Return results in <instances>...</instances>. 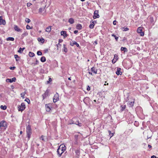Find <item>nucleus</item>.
Listing matches in <instances>:
<instances>
[{
    "label": "nucleus",
    "instance_id": "1",
    "mask_svg": "<svg viewBox=\"0 0 158 158\" xmlns=\"http://www.w3.org/2000/svg\"><path fill=\"white\" fill-rule=\"evenodd\" d=\"M66 148L65 146L61 144L60 145L57 150V152L58 155L59 156H60L66 150Z\"/></svg>",
    "mask_w": 158,
    "mask_h": 158
},
{
    "label": "nucleus",
    "instance_id": "2",
    "mask_svg": "<svg viewBox=\"0 0 158 158\" xmlns=\"http://www.w3.org/2000/svg\"><path fill=\"white\" fill-rule=\"evenodd\" d=\"M31 134V127L29 125H28L27 127V137L28 140L30 139Z\"/></svg>",
    "mask_w": 158,
    "mask_h": 158
},
{
    "label": "nucleus",
    "instance_id": "3",
    "mask_svg": "<svg viewBox=\"0 0 158 158\" xmlns=\"http://www.w3.org/2000/svg\"><path fill=\"white\" fill-rule=\"evenodd\" d=\"M7 128L6 123L4 120L1 121L0 122V129L4 130Z\"/></svg>",
    "mask_w": 158,
    "mask_h": 158
},
{
    "label": "nucleus",
    "instance_id": "4",
    "mask_svg": "<svg viewBox=\"0 0 158 158\" xmlns=\"http://www.w3.org/2000/svg\"><path fill=\"white\" fill-rule=\"evenodd\" d=\"M18 109L19 111L22 112L25 108V105L24 103H22L18 107Z\"/></svg>",
    "mask_w": 158,
    "mask_h": 158
},
{
    "label": "nucleus",
    "instance_id": "5",
    "mask_svg": "<svg viewBox=\"0 0 158 158\" xmlns=\"http://www.w3.org/2000/svg\"><path fill=\"white\" fill-rule=\"evenodd\" d=\"M59 96L58 94L57 93L55 94L53 98V101L54 102H56L59 100Z\"/></svg>",
    "mask_w": 158,
    "mask_h": 158
},
{
    "label": "nucleus",
    "instance_id": "6",
    "mask_svg": "<svg viewBox=\"0 0 158 158\" xmlns=\"http://www.w3.org/2000/svg\"><path fill=\"white\" fill-rule=\"evenodd\" d=\"M99 11L98 10H96L94 11V15L93 16L94 19H96L97 18H99V15L98 14Z\"/></svg>",
    "mask_w": 158,
    "mask_h": 158
},
{
    "label": "nucleus",
    "instance_id": "7",
    "mask_svg": "<svg viewBox=\"0 0 158 158\" xmlns=\"http://www.w3.org/2000/svg\"><path fill=\"white\" fill-rule=\"evenodd\" d=\"M137 32L138 33L140 34V35L143 36L144 35V33L142 31V28L141 27H139L137 29Z\"/></svg>",
    "mask_w": 158,
    "mask_h": 158
},
{
    "label": "nucleus",
    "instance_id": "8",
    "mask_svg": "<svg viewBox=\"0 0 158 158\" xmlns=\"http://www.w3.org/2000/svg\"><path fill=\"white\" fill-rule=\"evenodd\" d=\"M16 78L14 77L12 78L9 79L7 78L6 80V81L7 82L11 83L13 82H15L16 80Z\"/></svg>",
    "mask_w": 158,
    "mask_h": 158
},
{
    "label": "nucleus",
    "instance_id": "9",
    "mask_svg": "<svg viewBox=\"0 0 158 158\" xmlns=\"http://www.w3.org/2000/svg\"><path fill=\"white\" fill-rule=\"evenodd\" d=\"M49 91L48 90H47L45 93L42 95V97L43 98V100L44 99L46 98L48 94Z\"/></svg>",
    "mask_w": 158,
    "mask_h": 158
},
{
    "label": "nucleus",
    "instance_id": "10",
    "mask_svg": "<svg viewBox=\"0 0 158 158\" xmlns=\"http://www.w3.org/2000/svg\"><path fill=\"white\" fill-rule=\"evenodd\" d=\"M6 24V21L4 20L3 19L2 17V16H0V25H5Z\"/></svg>",
    "mask_w": 158,
    "mask_h": 158
},
{
    "label": "nucleus",
    "instance_id": "11",
    "mask_svg": "<svg viewBox=\"0 0 158 158\" xmlns=\"http://www.w3.org/2000/svg\"><path fill=\"white\" fill-rule=\"evenodd\" d=\"M121 69L120 68H117V71L116 72V74L118 75H121L122 74V73L120 71Z\"/></svg>",
    "mask_w": 158,
    "mask_h": 158
},
{
    "label": "nucleus",
    "instance_id": "12",
    "mask_svg": "<svg viewBox=\"0 0 158 158\" xmlns=\"http://www.w3.org/2000/svg\"><path fill=\"white\" fill-rule=\"evenodd\" d=\"M14 28L15 31L18 32L21 31L22 30L19 28L18 26L16 25H14Z\"/></svg>",
    "mask_w": 158,
    "mask_h": 158
},
{
    "label": "nucleus",
    "instance_id": "13",
    "mask_svg": "<svg viewBox=\"0 0 158 158\" xmlns=\"http://www.w3.org/2000/svg\"><path fill=\"white\" fill-rule=\"evenodd\" d=\"M61 35L63 36L64 37H66L68 36L66 33V32L65 31H62L60 32Z\"/></svg>",
    "mask_w": 158,
    "mask_h": 158
},
{
    "label": "nucleus",
    "instance_id": "14",
    "mask_svg": "<svg viewBox=\"0 0 158 158\" xmlns=\"http://www.w3.org/2000/svg\"><path fill=\"white\" fill-rule=\"evenodd\" d=\"M73 42V43H71L70 44V45L71 46H73L74 45H76L77 47H80L79 45L76 42L74 41Z\"/></svg>",
    "mask_w": 158,
    "mask_h": 158
},
{
    "label": "nucleus",
    "instance_id": "15",
    "mask_svg": "<svg viewBox=\"0 0 158 158\" xmlns=\"http://www.w3.org/2000/svg\"><path fill=\"white\" fill-rule=\"evenodd\" d=\"M91 71L94 73L96 74L97 73V69L94 67H92L91 69Z\"/></svg>",
    "mask_w": 158,
    "mask_h": 158
},
{
    "label": "nucleus",
    "instance_id": "16",
    "mask_svg": "<svg viewBox=\"0 0 158 158\" xmlns=\"http://www.w3.org/2000/svg\"><path fill=\"white\" fill-rule=\"evenodd\" d=\"M51 30V26H49L48 27H47L46 29V31L50 32Z\"/></svg>",
    "mask_w": 158,
    "mask_h": 158
},
{
    "label": "nucleus",
    "instance_id": "17",
    "mask_svg": "<svg viewBox=\"0 0 158 158\" xmlns=\"http://www.w3.org/2000/svg\"><path fill=\"white\" fill-rule=\"evenodd\" d=\"M68 22L71 24H72L74 23V20L73 18H71L68 20Z\"/></svg>",
    "mask_w": 158,
    "mask_h": 158
},
{
    "label": "nucleus",
    "instance_id": "18",
    "mask_svg": "<svg viewBox=\"0 0 158 158\" xmlns=\"http://www.w3.org/2000/svg\"><path fill=\"white\" fill-rule=\"evenodd\" d=\"M38 40L41 43H44V39L43 38H38Z\"/></svg>",
    "mask_w": 158,
    "mask_h": 158
},
{
    "label": "nucleus",
    "instance_id": "19",
    "mask_svg": "<svg viewBox=\"0 0 158 158\" xmlns=\"http://www.w3.org/2000/svg\"><path fill=\"white\" fill-rule=\"evenodd\" d=\"M128 104L129 105V107H132L134 106V102H128Z\"/></svg>",
    "mask_w": 158,
    "mask_h": 158
},
{
    "label": "nucleus",
    "instance_id": "20",
    "mask_svg": "<svg viewBox=\"0 0 158 158\" xmlns=\"http://www.w3.org/2000/svg\"><path fill=\"white\" fill-rule=\"evenodd\" d=\"M75 118H73L72 120L69 121V122L68 124H75V122L74 120Z\"/></svg>",
    "mask_w": 158,
    "mask_h": 158
},
{
    "label": "nucleus",
    "instance_id": "21",
    "mask_svg": "<svg viewBox=\"0 0 158 158\" xmlns=\"http://www.w3.org/2000/svg\"><path fill=\"white\" fill-rule=\"evenodd\" d=\"M76 28L78 30H81L82 28V26L81 24H78L77 25Z\"/></svg>",
    "mask_w": 158,
    "mask_h": 158
},
{
    "label": "nucleus",
    "instance_id": "22",
    "mask_svg": "<svg viewBox=\"0 0 158 158\" xmlns=\"http://www.w3.org/2000/svg\"><path fill=\"white\" fill-rule=\"evenodd\" d=\"M15 59L17 61L19 60L20 57L18 56L17 55L15 54Z\"/></svg>",
    "mask_w": 158,
    "mask_h": 158
},
{
    "label": "nucleus",
    "instance_id": "23",
    "mask_svg": "<svg viewBox=\"0 0 158 158\" xmlns=\"http://www.w3.org/2000/svg\"><path fill=\"white\" fill-rule=\"evenodd\" d=\"M75 124L78 125L79 127H81L82 125L81 123H79V121L77 120L75 122Z\"/></svg>",
    "mask_w": 158,
    "mask_h": 158
},
{
    "label": "nucleus",
    "instance_id": "24",
    "mask_svg": "<svg viewBox=\"0 0 158 158\" xmlns=\"http://www.w3.org/2000/svg\"><path fill=\"white\" fill-rule=\"evenodd\" d=\"M121 29L123 31H127L129 30V28L127 27L126 28H125L124 27H122L121 28Z\"/></svg>",
    "mask_w": 158,
    "mask_h": 158
},
{
    "label": "nucleus",
    "instance_id": "25",
    "mask_svg": "<svg viewBox=\"0 0 158 158\" xmlns=\"http://www.w3.org/2000/svg\"><path fill=\"white\" fill-rule=\"evenodd\" d=\"M92 24H90L89 26V27L91 29H93L94 28V22L93 21L92 22Z\"/></svg>",
    "mask_w": 158,
    "mask_h": 158
},
{
    "label": "nucleus",
    "instance_id": "26",
    "mask_svg": "<svg viewBox=\"0 0 158 158\" xmlns=\"http://www.w3.org/2000/svg\"><path fill=\"white\" fill-rule=\"evenodd\" d=\"M46 60V59L45 57L44 56H42L40 59V61L42 62H45Z\"/></svg>",
    "mask_w": 158,
    "mask_h": 158
},
{
    "label": "nucleus",
    "instance_id": "27",
    "mask_svg": "<svg viewBox=\"0 0 158 158\" xmlns=\"http://www.w3.org/2000/svg\"><path fill=\"white\" fill-rule=\"evenodd\" d=\"M27 35L28 33L26 32H25L22 35V39L24 37L27 36Z\"/></svg>",
    "mask_w": 158,
    "mask_h": 158
},
{
    "label": "nucleus",
    "instance_id": "28",
    "mask_svg": "<svg viewBox=\"0 0 158 158\" xmlns=\"http://www.w3.org/2000/svg\"><path fill=\"white\" fill-rule=\"evenodd\" d=\"M6 40L7 41L10 40L13 41L14 40V38L13 37H9L7 38Z\"/></svg>",
    "mask_w": 158,
    "mask_h": 158
},
{
    "label": "nucleus",
    "instance_id": "29",
    "mask_svg": "<svg viewBox=\"0 0 158 158\" xmlns=\"http://www.w3.org/2000/svg\"><path fill=\"white\" fill-rule=\"evenodd\" d=\"M120 107L121 108L120 110L121 111H122L125 109L126 106L125 105H121V106Z\"/></svg>",
    "mask_w": 158,
    "mask_h": 158
},
{
    "label": "nucleus",
    "instance_id": "30",
    "mask_svg": "<svg viewBox=\"0 0 158 158\" xmlns=\"http://www.w3.org/2000/svg\"><path fill=\"white\" fill-rule=\"evenodd\" d=\"M29 55L30 57H32L35 56V54L34 53L30 52H29Z\"/></svg>",
    "mask_w": 158,
    "mask_h": 158
},
{
    "label": "nucleus",
    "instance_id": "31",
    "mask_svg": "<svg viewBox=\"0 0 158 158\" xmlns=\"http://www.w3.org/2000/svg\"><path fill=\"white\" fill-rule=\"evenodd\" d=\"M121 51H123L124 52H127V50L125 47H121Z\"/></svg>",
    "mask_w": 158,
    "mask_h": 158
},
{
    "label": "nucleus",
    "instance_id": "32",
    "mask_svg": "<svg viewBox=\"0 0 158 158\" xmlns=\"http://www.w3.org/2000/svg\"><path fill=\"white\" fill-rule=\"evenodd\" d=\"M0 108L3 110H6V109L7 107L6 106L1 105L0 106Z\"/></svg>",
    "mask_w": 158,
    "mask_h": 158
},
{
    "label": "nucleus",
    "instance_id": "33",
    "mask_svg": "<svg viewBox=\"0 0 158 158\" xmlns=\"http://www.w3.org/2000/svg\"><path fill=\"white\" fill-rule=\"evenodd\" d=\"M24 49H25V48H19V50L18 51V52L19 53H21L22 52Z\"/></svg>",
    "mask_w": 158,
    "mask_h": 158
},
{
    "label": "nucleus",
    "instance_id": "34",
    "mask_svg": "<svg viewBox=\"0 0 158 158\" xmlns=\"http://www.w3.org/2000/svg\"><path fill=\"white\" fill-rule=\"evenodd\" d=\"M46 111H49L51 110L49 107L47 105H46Z\"/></svg>",
    "mask_w": 158,
    "mask_h": 158
},
{
    "label": "nucleus",
    "instance_id": "35",
    "mask_svg": "<svg viewBox=\"0 0 158 158\" xmlns=\"http://www.w3.org/2000/svg\"><path fill=\"white\" fill-rule=\"evenodd\" d=\"M114 58L115 59V61H114V63H115L118 59V55H117L115 54L114 55Z\"/></svg>",
    "mask_w": 158,
    "mask_h": 158
},
{
    "label": "nucleus",
    "instance_id": "36",
    "mask_svg": "<svg viewBox=\"0 0 158 158\" xmlns=\"http://www.w3.org/2000/svg\"><path fill=\"white\" fill-rule=\"evenodd\" d=\"M45 137H46L45 136L42 135L40 138V139L43 141H45Z\"/></svg>",
    "mask_w": 158,
    "mask_h": 158
},
{
    "label": "nucleus",
    "instance_id": "37",
    "mask_svg": "<svg viewBox=\"0 0 158 158\" xmlns=\"http://www.w3.org/2000/svg\"><path fill=\"white\" fill-rule=\"evenodd\" d=\"M45 9V7L40 8L39 9V12L40 13H41L42 11H43Z\"/></svg>",
    "mask_w": 158,
    "mask_h": 158
},
{
    "label": "nucleus",
    "instance_id": "38",
    "mask_svg": "<svg viewBox=\"0 0 158 158\" xmlns=\"http://www.w3.org/2000/svg\"><path fill=\"white\" fill-rule=\"evenodd\" d=\"M26 93L25 92H24V93H22L21 94H20L21 96L23 98H24V96H25V94H26Z\"/></svg>",
    "mask_w": 158,
    "mask_h": 158
},
{
    "label": "nucleus",
    "instance_id": "39",
    "mask_svg": "<svg viewBox=\"0 0 158 158\" xmlns=\"http://www.w3.org/2000/svg\"><path fill=\"white\" fill-rule=\"evenodd\" d=\"M108 132L109 133V135L110 136V138L112 137L114 135L113 133H111L110 131H108Z\"/></svg>",
    "mask_w": 158,
    "mask_h": 158
},
{
    "label": "nucleus",
    "instance_id": "40",
    "mask_svg": "<svg viewBox=\"0 0 158 158\" xmlns=\"http://www.w3.org/2000/svg\"><path fill=\"white\" fill-rule=\"evenodd\" d=\"M112 36L114 37L116 41L118 40V37H117L114 34H112L111 35Z\"/></svg>",
    "mask_w": 158,
    "mask_h": 158
},
{
    "label": "nucleus",
    "instance_id": "41",
    "mask_svg": "<svg viewBox=\"0 0 158 158\" xmlns=\"http://www.w3.org/2000/svg\"><path fill=\"white\" fill-rule=\"evenodd\" d=\"M37 55H38V56H41L42 55V52L40 51H37Z\"/></svg>",
    "mask_w": 158,
    "mask_h": 158
},
{
    "label": "nucleus",
    "instance_id": "42",
    "mask_svg": "<svg viewBox=\"0 0 158 158\" xmlns=\"http://www.w3.org/2000/svg\"><path fill=\"white\" fill-rule=\"evenodd\" d=\"M25 21L27 23H29L31 22V20L29 19L26 18L25 19Z\"/></svg>",
    "mask_w": 158,
    "mask_h": 158
},
{
    "label": "nucleus",
    "instance_id": "43",
    "mask_svg": "<svg viewBox=\"0 0 158 158\" xmlns=\"http://www.w3.org/2000/svg\"><path fill=\"white\" fill-rule=\"evenodd\" d=\"M61 44H60V43H59L57 45V50H59V48H60L61 47Z\"/></svg>",
    "mask_w": 158,
    "mask_h": 158
},
{
    "label": "nucleus",
    "instance_id": "44",
    "mask_svg": "<svg viewBox=\"0 0 158 158\" xmlns=\"http://www.w3.org/2000/svg\"><path fill=\"white\" fill-rule=\"evenodd\" d=\"M75 153L76 155H79V152L78 150H77L75 151Z\"/></svg>",
    "mask_w": 158,
    "mask_h": 158
},
{
    "label": "nucleus",
    "instance_id": "45",
    "mask_svg": "<svg viewBox=\"0 0 158 158\" xmlns=\"http://www.w3.org/2000/svg\"><path fill=\"white\" fill-rule=\"evenodd\" d=\"M25 101L27 102L28 103H30V100L28 98H26L25 99Z\"/></svg>",
    "mask_w": 158,
    "mask_h": 158
},
{
    "label": "nucleus",
    "instance_id": "46",
    "mask_svg": "<svg viewBox=\"0 0 158 158\" xmlns=\"http://www.w3.org/2000/svg\"><path fill=\"white\" fill-rule=\"evenodd\" d=\"M26 28L27 29H31L30 26L27 25V26H26Z\"/></svg>",
    "mask_w": 158,
    "mask_h": 158
},
{
    "label": "nucleus",
    "instance_id": "47",
    "mask_svg": "<svg viewBox=\"0 0 158 158\" xmlns=\"http://www.w3.org/2000/svg\"><path fill=\"white\" fill-rule=\"evenodd\" d=\"M51 81H52V78H49V79H48V81H47V83L48 84Z\"/></svg>",
    "mask_w": 158,
    "mask_h": 158
},
{
    "label": "nucleus",
    "instance_id": "48",
    "mask_svg": "<svg viewBox=\"0 0 158 158\" xmlns=\"http://www.w3.org/2000/svg\"><path fill=\"white\" fill-rule=\"evenodd\" d=\"M15 67H10V69L11 70H13L15 69Z\"/></svg>",
    "mask_w": 158,
    "mask_h": 158
},
{
    "label": "nucleus",
    "instance_id": "49",
    "mask_svg": "<svg viewBox=\"0 0 158 158\" xmlns=\"http://www.w3.org/2000/svg\"><path fill=\"white\" fill-rule=\"evenodd\" d=\"M64 48V52H67V49L66 47H65Z\"/></svg>",
    "mask_w": 158,
    "mask_h": 158
},
{
    "label": "nucleus",
    "instance_id": "50",
    "mask_svg": "<svg viewBox=\"0 0 158 158\" xmlns=\"http://www.w3.org/2000/svg\"><path fill=\"white\" fill-rule=\"evenodd\" d=\"M31 4L30 3H28L27 4V6L28 7L30 6H31Z\"/></svg>",
    "mask_w": 158,
    "mask_h": 158
},
{
    "label": "nucleus",
    "instance_id": "51",
    "mask_svg": "<svg viewBox=\"0 0 158 158\" xmlns=\"http://www.w3.org/2000/svg\"><path fill=\"white\" fill-rule=\"evenodd\" d=\"M117 21L116 20H114L113 22V24L114 25H115L116 24Z\"/></svg>",
    "mask_w": 158,
    "mask_h": 158
},
{
    "label": "nucleus",
    "instance_id": "52",
    "mask_svg": "<svg viewBox=\"0 0 158 158\" xmlns=\"http://www.w3.org/2000/svg\"><path fill=\"white\" fill-rule=\"evenodd\" d=\"M78 32V31L77 30H75L74 31V33L75 34H76Z\"/></svg>",
    "mask_w": 158,
    "mask_h": 158
},
{
    "label": "nucleus",
    "instance_id": "53",
    "mask_svg": "<svg viewBox=\"0 0 158 158\" xmlns=\"http://www.w3.org/2000/svg\"><path fill=\"white\" fill-rule=\"evenodd\" d=\"M151 158H157V157L153 155L151 156Z\"/></svg>",
    "mask_w": 158,
    "mask_h": 158
},
{
    "label": "nucleus",
    "instance_id": "54",
    "mask_svg": "<svg viewBox=\"0 0 158 158\" xmlns=\"http://www.w3.org/2000/svg\"><path fill=\"white\" fill-rule=\"evenodd\" d=\"M90 87H89V86H88L87 89L88 91H89L90 90Z\"/></svg>",
    "mask_w": 158,
    "mask_h": 158
},
{
    "label": "nucleus",
    "instance_id": "55",
    "mask_svg": "<svg viewBox=\"0 0 158 158\" xmlns=\"http://www.w3.org/2000/svg\"><path fill=\"white\" fill-rule=\"evenodd\" d=\"M138 123L136 122H135V123H134V125L136 126H137L138 125Z\"/></svg>",
    "mask_w": 158,
    "mask_h": 158
},
{
    "label": "nucleus",
    "instance_id": "56",
    "mask_svg": "<svg viewBox=\"0 0 158 158\" xmlns=\"http://www.w3.org/2000/svg\"><path fill=\"white\" fill-rule=\"evenodd\" d=\"M63 40H62V39H59V43H61V42H62L63 41Z\"/></svg>",
    "mask_w": 158,
    "mask_h": 158
},
{
    "label": "nucleus",
    "instance_id": "57",
    "mask_svg": "<svg viewBox=\"0 0 158 158\" xmlns=\"http://www.w3.org/2000/svg\"><path fill=\"white\" fill-rule=\"evenodd\" d=\"M129 132L130 133H131L132 132V131H133V130L132 129H129Z\"/></svg>",
    "mask_w": 158,
    "mask_h": 158
},
{
    "label": "nucleus",
    "instance_id": "58",
    "mask_svg": "<svg viewBox=\"0 0 158 158\" xmlns=\"http://www.w3.org/2000/svg\"><path fill=\"white\" fill-rule=\"evenodd\" d=\"M148 147L149 148H152V146L149 144L148 145Z\"/></svg>",
    "mask_w": 158,
    "mask_h": 158
},
{
    "label": "nucleus",
    "instance_id": "59",
    "mask_svg": "<svg viewBox=\"0 0 158 158\" xmlns=\"http://www.w3.org/2000/svg\"><path fill=\"white\" fill-rule=\"evenodd\" d=\"M114 61H115V59H113L112 60V62L113 63H114Z\"/></svg>",
    "mask_w": 158,
    "mask_h": 158
},
{
    "label": "nucleus",
    "instance_id": "60",
    "mask_svg": "<svg viewBox=\"0 0 158 158\" xmlns=\"http://www.w3.org/2000/svg\"><path fill=\"white\" fill-rule=\"evenodd\" d=\"M23 133V132L22 131H21L20 132V135H21Z\"/></svg>",
    "mask_w": 158,
    "mask_h": 158
},
{
    "label": "nucleus",
    "instance_id": "61",
    "mask_svg": "<svg viewBox=\"0 0 158 158\" xmlns=\"http://www.w3.org/2000/svg\"><path fill=\"white\" fill-rule=\"evenodd\" d=\"M89 74H91V75H92V73L90 72H89Z\"/></svg>",
    "mask_w": 158,
    "mask_h": 158
},
{
    "label": "nucleus",
    "instance_id": "62",
    "mask_svg": "<svg viewBox=\"0 0 158 158\" xmlns=\"http://www.w3.org/2000/svg\"><path fill=\"white\" fill-rule=\"evenodd\" d=\"M63 46V47H64V48H65V46H66V45H65V44H64Z\"/></svg>",
    "mask_w": 158,
    "mask_h": 158
},
{
    "label": "nucleus",
    "instance_id": "63",
    "mask_svg": "<svg viewBox=\"0 0 158 158\" xmlns=\"http://www.w3.org/2000/svg\"><path fill=\"white\" fill-rule=\"evenodd\" d=\"M95 43V44H97V41H95V42H94Z\"/></svg>",
    "mask_w": 158,
    "mask_h": 158
},
{
    "label": "nucleus",
    "instance_id": "64",
    "mask_svg": "<svg viewBox=\"0 0 158 158\" xmlns=\"http://www.w3.org/2000/svg\"><path fill=\"white\" fill-rule=\"evenodd\" d=\"M82 2H84L85 1V0H80Z\"/></svg>",
    "mask_w": 158,
    "mask_h": 158
}]
</instances>
